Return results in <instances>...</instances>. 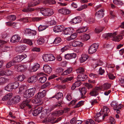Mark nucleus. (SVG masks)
Returning a JSON list of instances; mask_svg holds the SVG:
<instances>
[{"mask_svg":"<svg viewBox=\"0 0 124 124\" xmlns=\"http://www.w3.org/2000/svg\"><path fill=\"white\" fill-rule=\"evenodd\" d=\"M73 29L72 27L66 28L63 29V32L65 35L71 34L73 32Z\"/></svg>","mask_w":124,"mask_h":124,"instance_id":"10","label":"nucleus"},{"mask_svg":"<svg viewBox=\"0 0 124 124\" xmlns=\"http://www.w3.org/2000/svg\"><path fill=\"white\" fill-rule=\"evenodd\" d=\"M50 85V83L49 82H46L41 86V88L44 89L48 86Z\"/></svg>","mask_w":124,"mask_h":124,"instance_id":"53","label":"nucleus"},{"mask_svg":"<svg viewBox=\"0 0 124 124\" xmlns=\"http://www.w3.org/2000/svg\"><path fill=\"white\" fill-rule=\"evenodd\" d=\"M20 42V43H26L30 45H32V41L30 39H21Z\"/></svg>","mask_w":124,"mask_h":124,"instance_id":"27","label":"nucleus"},{"mask_svg":"<svg viewBox=\"0 0 124 124\" xmlns=\"http://www.w3.org/2000/svg\"><path fill=\"white\" fill-rule=\"evenodd\" d=\"M8 79L4 78H0V85H3L8 81Z\"/></svg>","mask_w":124,"mask_h":124,"instance_id":"35","label":"nucleus"},{"mask_svg":"<svg viewBox=\"0 0 124 124\" xmlns=\"http://www.w3.org/2000/svg\"><path fill=\"white\" fill-rule=\"evenodd\" d=\"M5 89L8 91H11L13 90V88L11 84H9L7 85L5 88Z\"/></svg>","mask_w":124,"mask_h":124,"instance_id":"34","label":"nucleus"},{"mask_svg":"<svg viewBox=\"0 0 124 124\" xmlns=\"http://www.w3.org/2000/svg\"><path fill=\"white\" fill-rule=\"evenodd\" d=\"M26 47V46H21L17 47L16 49L17 51L22 52L25 50Z\"/></svg>","mask_w":124,"mask_h":124,"instance_id":"31","label":"nucleus"},{"mask_svg":"<svg viewBox=\"0 0 124 124\" xmlns=\"http://www.w3.org/2000/svg\"><path fill=\"white\" fill-rule=\"evenodd\" d=\"M73 77H67L64 79L62 81L63 83L68 82L69 81L72 80L73 79Z\"/></svg>","mask_w":124,"mask_h":124,"instance_id":"45","label":"nucleus"},{"mask_svg":"<svg viewBox=\"0 0 124 124\" xmlns=\"http://www.w3.org/2000/svg\"><path fill=\"white\" fill-rule=\"evenodd\" d=\"M42 99L38 97L37 95L36 96L35 98L33 99L32 102L34 104H37L40 102L41 101Z\"/></svg>","mask_w":124,"mask_h":124,"instance_id":"22","label":"nucleus"},{"mask_svg":"<svg viewBox=\"0 0 124 124\" xmlns=\"http://www.w3.org/2000/svg\"><path fill=\"white\" fill-rule=\"evenodd\" d=\"M77 36V33H75L70 35L69 38H70L69 39H75ZM69 38H68L67 39H69Z\"/></svg>","mask_w":124,"mask_h":124,"instance_id":"61","label":"nucleus"},{"mask_svg":"<svg viewBox=\"0 0 124 124\" xmlns=\"http://www.w3.org/2000/svg\"><path fill=\"white\" fill-rule=\"evenodd\" d=\"M20 36L18 34L14 35L12 37L11 39H20Z\"/></svg>","mask_w":124,"mask_h":124,"instance_id":"64","label":"nucleus"},{"mask_svg":"<svg viewBox=\"0 0 124 124\" xmlns=\"http://www.w3.org/2000/svg\"><path fill=\"white\" fill-rule=\"evenodd\" d=\"M87 78L86 75L82 74L78 75L77 76V79L78 81H82L85 80Z\"/></svg>","mask_w":124,"mask_h":124,"instance_id":"18","label":"nucleus"},{"mask_svg":"<svg viewBox=\"0 0 124 124\" xmlns=\"http://www.w3.org/2000/svg\"><path fill=\"white\" fill-rule=\"evenodd\" d=\"M84 104V101H80L74 107V108H77L83 105Z\"/></svg>","mask_w":124,"mask_h":124,"instance_id":"38","label":"nucleus"},{"mask_svg":"<svg viewBox=\"0 0 124 124\" xmlns=\"http://www.w3.org/2000/svg\"><path fill=\"white\" fill-rule=\"evenodd\" d=\"M44 39H38L37 41V44L39 45H41L44 43Z\"/></svg>","mask_w":124,"mask_h":124,"instance_id":"62","label":"nucleus"},{"mask_svg":"<svg viewBox=\"0 0 124 124\" xmlns=\"http://www.w3.org/2000/svg\"><path fill=\"white\" fill-rule=\"evenodd\" d=\"M40 12L44 16H50L54 13L53 10L50 8L41 9L40 11Z\"/></svg>","mask_w":124,"mask_h":124,"instance_id":"2","label":"nucleus"},{"mask_svg":"<svg viewBox=\"0 0 124 124\" xmlns=\"http://www.w3.org/2000/svg\"><path fill=\"white\" fill-rule=\"evenodd\" d=\"M101 86L103 89L105 90L110 88L111 87V85L110 84L106 83L104 84Z\"/></svg>","mask_w":124,"mask_h":124,"instance_id":"32","label":"nucleus"},{"mask_svg":"<svg viewBox=\"0 0 124 124\" xmlns=\"http://www.w3.org/2000/svg\"><path fill=\"white\" fill-rule=\"evenodd\" d=\"M118 34L117 31H116L112 33H111L105 34L104 35V37L105 38H114L115 36L117 35Z\"/></svg>","mask_w":124,"mask_h":124,"instance_id":"9","label":"nucleus"},{"mask_svg":"<svg viewBox=\"0 0 124 124\" xmlns=\"http://www.w3.org/2000/svg\"><path fill=\"white\" fill-rule=\"evenodd\" d=\"M103 29V28L102 27L96 28L95 29V32L97 33H99L102 31Z\"/></svg>","mask_w":124,"mask_h":124,"instance_id":"54","label":"nucleus"},{"mask_svg":"<svg viewBox=\"0 0 124 124\" xmlns=\"http://www.w3.org/2000/svg\"><path fill=\"white\" fill-rule=\"evenodd\" d=\"M72 39H68V40L70 41L69 42V45L70 46H82L83 44L81 42L78 41L76 40H72Z\"/></svg>","mask_w":124,"mask_h":124,"instance_id":"5","label":"nucleus"},{"mask_svg":"<svg viewBox=\"0 0 124 124\" xmlns=\"http://www.w3.org/2000/svg\"><path fill=\"white\" fill-rule=\"evenodd\" d=\"M118 103L116 101H113L112 102L111 104V105L113 107L114 110L116 109V108H117Z\"/></svg>","mask_w":124,"mask_h":124,"instance_id":"36","label":"nucleus"},{"mask_svg":"<svg viewBox=\"0 0 124 124\" xmlns=\"http://www.w3.org/2000/svg\"><path fill=\"white\" fill-rule=\"evenodd\" d=\"M13 94L11 93H9L5 96L2 98V100L4 101H6L10 99L12 97Z\"/></svg>","mask_w":124,"mask_h":124,"instance_id":"20","label":"nucleus"},{"mask_svg":"<svg viewBox=\"0 0 124 124\" xmlns=\"http://www.w3.org/2000/svg\"><path fill=\"white\" fill-rule=\"evenodd\" d=\"M90 94V95L93 96H96L99 94L98 92H97L94 89L91 92Z\"/></svg>","mask_w":124,"mask_h":124,"instance_id":"44","label":"nucleus"},{"mask_svg":"<svg viewBox=\"0 0 124 124\" xmlns=\"http://www.w3.org/2000/svg\"><path fill=\"white\" fill-rule=\"evenodd\" d=\"M25 78L24 75H19L17 78V79L19 81H23Z\"/></svg>","mask_w":124,"mask_h":124,"instance_id":"51","label":"nucleus"},{"mask_svg":"<svg viewBox=\"0 0 124 124\" xmlns=\"http://www.w3.org/2000/svg\"><path fill=\"white\" fill-rule=\"evenodd\" d=\"M85 124H94V121L91 119H88L85 122Z\"/></svg>","mask_w":124,"mask_h":124,"instance_id":"50","label":"nucleus"},{"mask_svg":"<svg viewBox=\"0 0 124 124\" xmlns=\"http://www.w3.org/2000/svg\"><path fill=\"white\" fill-rule=\"evenodd\" d=\"M13 72L9 70H7L5 71H4L3 70H2L0 71V74L1 75H5L7 76H10L13 75Z\"/></svg>","mask_w":124,"mask_h":124,"instance_id":"8","label":"nucleus"},{"mask_svg":"<svg viewBox=\"0 0 124 124\" xmlns=\"http://www.w3.org/2000/svg\"><path fill=\"white\" fill-rule=\"evenodd\" d=\"M14 64V62L13 61H11L8 62L7 64L6 65V67L7 68H10L12 65H13Z\"/></svg>","mask_w":124,"mask_h":124,"instance_id":"56","label":"nucleus"},{"mask_svg":"<svg viewBox=\"0 0 124 124\" xmlns=\"http://www.w3.org/2000/svg\"><path fill=\"white\" fill-rule=\"evenodd\" d=\"M44 61L45 62L49 61H53L55 59L54 56L51 54H45L42 56Z\"/></svg>","mask_w":124,"mask_h":124,"instance_id":"3","label":"nucleus"},{"mask_svg":"<svg viewBox=\"0 0 124 124\" xmlns=\"http://www.w3.org/2000/svg\"><path fill=\"white\" fill-rule=\"evenodd\" d=\"M64 26L63 25H56L54 26L53 30L55 32H58L63 31Z\"/></svg>","mask_w":124,"mask_h":124,"instance_id":"11","label":"nucleus"},{"mask_svg":"<svg viewBox=\"0 0 124 124\" xmlns=\"http://www.w3.org/2000/svg\"><path fill=\"white\" fill-rule=\"evenodd\" d=\"M101 110L103 111L102 115H103V116L105 117L108 116V114L109 113V110L108 108H107L106 107L104 106H103V108L101 109Z\"/></svg>","mask_w":124,"mask_h":124,"instance_id":"15","label":"nucleus"},{"mask_svg":"<svg viewBox=\"0 0 124 124\" xmlns=\"http://www.w3.org/2000/svg\"><path fill=\"white\" fill-rule=\"evenodd\" d=\"M12 103H16L19 102L20 100V97L18 95L15 96L12 99Z\"/></svg>","mask_w":124,"mask_h":124,"instance_id":"25","label":"nucleus"},{"mask_svg":"<svg viewBox=\"0 0 124 124\" xmlns=\"http://www.w3.org/2000/svg\"><path fill=\"white\" fill-rule=\"evenodd\" d=\"M40 1L39 0H33L29 1L28 4V7H33L38 5Z\"/></svg>","mask_w":124,"mask_h":124,"instance_id":"6","label":"nucleus"},{"mask_svg":"<svg viewBox=\"0 0 124 124\" xmlns=\"http://www.w3.org/2000/svg\"><path fill=\"white\" fill-rule=\"evenodd\" d=\"M36 91L35 88H30L26 90L24 93V97L28 98L32 97Z\"/></svg>","mask_w":124,"mask_h":124,"instance_id":"1","label":"nucleus"},{"mask_svg":"<svg viewBox=\"0 0 124 124\" xmlns=\"http://www.w3.org/2000/svg\"><path fill=\"white\" fill-rule=\"evenodd\" d=\"M42 19V17H33L32 18V21L33 22H39Z\"/></svg>","mask_w":124,"mask_h":124,"instance_id":"47","label":"nucleus"},{"mask_svg":"<svg viewBox=\"0 0 124 124\" xmlns=\"http://www.w3.org/2000/svg\"><path fill=\"white\" fill-rule=\"evenodd\" d=\"M45 2L50 5L55 4L56 3L55 0H46Z\"/></svg>","mask_w":124,"mask_h":124,"instance_id":"37","label":"nucleus"},{"mask_svg":"<svg viewBox=\"0 0 124 124\" xmlns=\"http://www.w3.org/2000/svg\"><path fill=\"white\" fill-rule=\"evenodd\" d=\"M113 3L117 5H122L123 4L122 1L118 0H114L113 1Z\"/></svg>","mask_w":124,"mask_h":124,"instance_id":"41","label":"nucleus"},{"mask_svg":"<svg viewBox=\"0 0 124 124\" xmlns=\"http://www.w3.org/2000/svg\"><path fill=\"white\" fill-rule=\"evenodd\" d=\"M76 71L77 73H81L83 72L84 71V70L83 68L81 67L78 68L76 70Z\"/></svg>","mask_w":124,"mask_h":124,"instance_id":"60","label":"nucleus"},{"mask_svg":"<svg viewBox=\"0 0 124 124\" xmlns=\"http://www.w3.org/2000/svg\"><path fill=\"white\" fill-rule=\"evenodd\" d=\"M46 94V91L45 90L42 92H39L37 94V96L38 97L41 99L42 98L45 97Z\"/></svg>","mask_w":124,"mask_h":124,"instance_id":"23","label":"nucleus"},{"mask_svg":"<svg viewBox=\"0 0 124 124\" xmlns=\"http://www.w3.org/2000/svg\"><path fill=\"white\" fill-rule=\"evenodd\" d=\"M124 36V31H122L121 32L119 35L116 37V39H123Z\"/></svg>","mask_w":124,"mask_h":124,"instance_id":"49","label":"nucleus"},{"mask_svg":"<svg viewBox=\"0 0 124 124\" xmlns=\"http://www.w3.org/2000/svg\"><path fill=\"white\" fill-rule=\"evenodd\" d=\"M48 26L45 25H40L38 27V30L39 31H40L45 29Z\"/></svg>","mask_w":124,"mask_h":124,"instance_id":"39","label":"nucleus"},{"mask_svg":"<svg viewBox=\"0 0 124 124\" xmlns=\"http://www.w3.org/2000/svg\"><path fill=\"white\" fill-rule=\"evenodd\" d=\"M37 80L36 77L35 76H33L29 78L28 80V82L30 83H35Z\"/></svg>","mask_w":124,"mask_h":124,"instance_id":"24","label":"nucleus"},{"mask_svg":"<svg viewBox=\"0 0 124 124\" xmlns=\"http://www.w3.org/2000/svg\"><path fill=\"white\" fill-rule=\"evenodd\" d=\"M11 85H12V87L13 89H15L17 88L19 85V83L16 82L14 83H11Z\"/></svg>","mask_w":124,"mask_h":124,"instance_id":"43","label":"nucleus"},{"mask_svg":"<svg viewBox=\"0 0 124 124\" xmlns=\"http://www.w3.org/2000/svg\"><path fill=\"white\" fill-rule=\"evenodd\" d=\"M104 10L101 9L97 12L95 14V16L101 18L103 17L104 15Z\"/></svg>","mask_w":124,"mask_h":124,"instance_id":"16","label":"nucleus"},{"mask_svg":"<svg viewBox=\"0 0 124 124\" xmlns=\"http://www.w3.org/2000/svg\"><path fill=\"white\" fill-rule=\"evenodd\" d=\"M27 57L26 55L25 54L21 55H18L15 58L14 60L16 62H19L26 58Z\"/></svg>","mask_w":124,"mask_h":124,"instance_id":"7","label":"nucleus"},{"mask_svg":"<svg viewBox=\"0 0 124 124\" xmlns=\"http://www.w3.org/2000/svg\"><path fill=\"white\" fill-rule=\"evenodd\" d=\"M82 20V19L80 16H78L73 19L71 22L73 24H75L80 23Z\"/></svg>","mask_w":124,"mask_h":124,"instance_id":"12","label":"nucleus"},{"mask_svg":"<svg viewBox=\"0 0 124 124\" xmlns=\"http://www.w3.org/2000/svg\"><path fill=\"white\" fill-rule=\"evenodd\" d=\"M87 27H83L78 29L77 31V33H81L86 32L87 30Z\"/></svg>","mask_w":124,"mask_h":124,"instance_id":"26","label":"nucleus"},{"mask_svg":"<svg viewBox=\"0 0 124 124\" xmlns=\"http://www.w3.org/2000/svg\"><path fill=\"white\" fill-rule=\"evenodd\" d=\"M99 46V44L97 43H94L91 45L89 49V54H91L96 52Z\"/></svg>","mask_w":124,"mask_h":124,"instance_id":"4","label":"nucleus"},{"mask_svg":"<svg viewBox=\"0 0 124 124\" xmlns=\"http://www.w3.org/2000/svg\"><path fill=\"white\" fill-rule=\"evenodd\" d=\"M88 5L86 4H84L81 6L80 7L77 9L76 10L78 11H80L86 8Z\"/></svg>","mask_w":124,"mask_h":124,"instance_id":"42","label":"nucleus"},{"mask_svg":"<svg viewBox=\"0 0 124 124\" xmlns=\"http://www.w3.org/2000/svg\"><path fill=\"white\" fill-rule=\"evenodd\" d=\"M80 91L81 93V98H84L85 97L84 96L86 92V89L85 87H83L82 88L81 90H80Z\"/></svg>","mask_w":124,"mask_h":124,"instance_id":"29","label":"nucleus"},{"mask_svg":"<svg viewBox=\"0 0 124 124\" xmlns=\"http://www.w3.org/2000/svg\"><path fill=\"white\" fill-rule=\"evenodd\" d=\"M63 96V94L61 93H58L56 94L55 95L53 96L51 98H55L56 99L58 100L60 99H62Z\"/></svg>","mask_w":124,"mask_h":124,"instance_id":"30","label":"nucleus"},{"mask_svg":"<svg viewBox=\"0 0 124 124\" xmlns=\"http://www.w3.org/2000/svg\"><path fill=\"white\" fill-rule=\"evenodd\" d=\"M27 68L26 65H19L17 66V70L18 72H23L26 70Z\"/></svg>","mask_w":124,"mask_h":124,"instance_id":"13","label":"nucleus"},{"mask_svg":"<svg viewBox=\"0 0 124 124\" xmlns=\"http://www.w3.org/2000/svg\"><path fill=\"white\" fill-rule=\"evenodd\" d=\"M20 21L23 23L28 22L29 20L27 17H23L20 19Z\"/></svg>","mask_w":124,"mask_h":124,"instance_id":"57","label":"nucleus"},{"mask_svg":"<svg viewBox=\"0 0 124 124\" xmlns=\"http://www.w3.org/2000/svg\"><path fill=\"white\" fill-rule=\"evenodd\" d=\"M89 75L90 77L93 78H96L97 77V74L92 73H90Z\"/></svg>","mask_w":124,"mask_h":124,"instance_id":"63","label":"nucleus"},{"mask_svg":"<svg viewBox=\"0 0 124 124\" xmlns=\"http://www.w3.org/2000/svg\"><path fill=\"white\" fill-rule=\"evenodd\" d=\"M34 10V9L33 8H30V7L23 9L22 11L24 12H31Z\"/></svg>","mask_w":124,"mask_h":124,"instance_id":"33","label":"nucleus"},{"mask_svg":"<svg viewBox=\"0 0 124 124\" xmlns=\"http://www.w3.org/2000/svg\"><path fill=\"white\" fill-rule=\"evenodd\" d=\"M40 67V65L38 64H35L33 67L32 69L33 71H35L38 70Z\"/></svg>","mask_w":124,"mask_h":124,"instance_id":"55","label":"nucleus"},{"mask_svg":"<svg viewBox=\"0 0 124 124\" xmlns=\"http://www.w3.org/2000/svg\"><path fill=\"white\" fill-rule=\"evenodd\" d=\"M63 113V110H60L55 111L54 112V114L55 116H60L62 115Z\"/></svg>","mask_w":124,"mask_h":124,"instance_id":"40","label":"nucleus"},{"mask_svg":"<svg viewBox=\"0 0 124 124\" xmlns=\"http://www.w3.org/2000/svg\"><path fill=\"white\" fill-rule=\"evenodd\" d=\"M104 118L105 117H104L103 116H102V117H100L94 118V120L96 122H101L104 119Z\"/></svg>","mask_w":124,"mask_h":124,"instance_id":"48","label":"nucleus"},{"mask_svg":"<svg viewBox=\"0 0 124 124\" xmlns=\"http://www.w3.org/2000/svg\"><path fill=\"white\" fill-rule=\"evenodd\" d=\"M20 24L19 23H13L12 26L13 28L16 29H18L19 28Z\"/></svg>","mask_w":124,"mask_h":124,"instance_id":"52","label":"nucleus"},{"mask_svg":"<svg viewBox=\"0 0 124 124\" xmlns=\"http://www.w3.org/2000/svg\"><path fill=\"white\" fill-rule=\"evenodd\" d=\"M72 70V68L71 67H70L68 68L67 70L64 71L62 73L61 75L62 76L66 75L71 72Z\"/></svg>","mask_w":124,"mask_h":124,"instance_id":"21","label":"nucleus"},{"mask_svg":"<svg viewBox=\"0 0 124 124\" xmlns=\"http://www.w3.org/2000/svg\"><path fill=\"white\" fill-rule=\"evenodd\" d=\"M43 69L45 72L49 74L50 73L52 70V68L47 64L44 66Z\"/></svg>","mask_w":124,"mask_h":124,"instance_id":"14","label":"nucleus"},{"mask_svg":"<svg viewBox=\"0 0 124 124\" xmlns=\"http://www.w3.org/2000/svg\"><path fill=\"white\" fill-rule=\"evenodd\" d=\"M27 100H26L23 102L21 104L20 106L21 108L23 109L26 106H27Z\"/></svg>","mask_w":124,"mask_h":124,"instance_id":"58","label":"nucleus"},{"mask_svg":"<svg viewBox=\"0 0 124 124\" xmlns=\"http://www.w3.org/2000/svg\"><path fill=\"white\" fill-rule=\"evenodd\" d=\"M89 58V56L86 54H84L82 55L80 58L81 62H83L87 60Z\"/></svg>","mask_w":124,"mask_h":124,"instance_id":"19","label":"nucleus"},{"mask_svg":"<svg viewBox=\"0 0 124 124\" xmlns=\"http://www.w3.org/2000/svg\"><path fill=\"white\" fill-rule=\"evenodd\" d=\"M103 111L101 110L100 112L99 113L96 114V115H95L94 117V118H98L100 117H102L103 115H102Z\"/></svg>","mask_w":124,"mask_h":124,"instance_id":"59","label":"nucleus"},{"mask_svg":"<svg viewBox=\"0 0 124 124\" xmlns=\"http://www.w3.org/2000/svg\"><path fill=\"white\" fill-rule=\"evenodd\" d=\"M42 109V107H40L37 109H35L33 111L32 113L33 115L34 116H37L41 112Z\"/></svg>","mask_w":124,"mask_h":124,"instance_id":"17","label":"nucleus"},{"mask_svg":"<svg viewBox=\"0 0 124 124\" xmlns=\"http://www.w3.org/2000/svg\"><path fill=\"white\" fill-rule=\"evenodd\" d=\"M7 18L8 20L12 21H15L16 19V17L14 15H10L7 16Z\"/></svg>","mask_w":124,"mask_h":124,"instance_id":"28","label":"nucleus"},{"mask_svg":"<svg viewBox=\"0 0 124 124\" xmlns=\"http://www.w3.org/2000/svg\"><path fill=\"white\" fill-rule=\"evenodd\" d=\"M46 78L45 77H43L39 78V81L41 83H43L46 82Z\"/></svg>","mask_w":124,"mask_h":124,"instance_id":"46","label":"nucleus"}]
</instances>
